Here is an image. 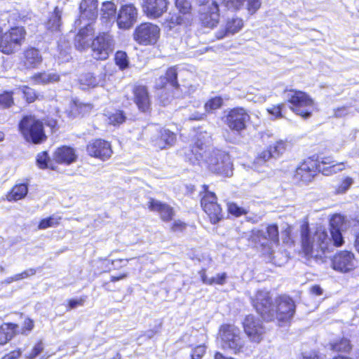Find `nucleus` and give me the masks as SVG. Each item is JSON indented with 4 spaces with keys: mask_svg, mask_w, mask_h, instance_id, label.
<instances>
[{
    "mask_svg": "<svg viewBox=\"0 0 359 359\" xmlns=\"http://www.w3.org/2000/svg\"><path fill=\"white\" fill-rule=\"evenodd\" d=\"M252 303L257 312L267 321L277 318L280 322L290 320L295 311L294 301L288 296L282 295L276 299L275 304L270 292L259 290Z\"/></svg>",
    "mask_w": 359,
    "mask_h": 359,
    "instance_id": "f257e3e1",
    "label": "nucleus"
},
{
    "mask_svg": "<svg viewBox=\"0 0 359 359\" xmlns=\"http://www.w3.org/2000/svg\"><path fill=\"white\" fill-rule=\"evenodd\" d=\"M341 230L330 229L331 238L327 231L321 227L312 233L308 223H304L301 226L302 247L304 252L307 256L318 257L320 252L325 253L331 246L332 241L336 247L341 246L344 243Z\"/></svg>",
    "mask_w": 359,
    "mask_h": 359,
    "instance_id": "f03ea898",
    "label": "nucleus"
},
{
    "mask_svg": "<svg viewBox=\"0 0 359 359\" xmlns=\"http://www.w3.org/2000/svg\"><path fill=\"white\" fill-rule=\"evenodd\" d=\"M201 6L200 20L207 27L212 28L219 22V4L224 6L229 10H236L241 3L246 2L247 8L250 14H254L261 6V0H197Z\"/></svg>",
    "mask_w": 359,
    "mask_h": 359,
    "instance_id": "7ed1b4c3",
    "label": "nucleus"
},
{
    "mask_svg": "<svg viewBox=\"0 0 359 359\" xmlns=\"http://www.w3.org/2000/svg\"><path fill=\"white\" fill-rule=\"evenodd\" d=\"M210 140L211 137L207 132L198 133L194 144L184 149L185 160L192 165H205L211 171V164H217L219 160V155L216 154V152H220V150L206 149Z\"/></svg>",
    "mask_w": 359,
    "mask_h": 359,
    "instance_id": "20e7f679",
    "label": "nucleus"
},
{
    "mask_svg": "<svg viewBox=\"0 0 359 359\" xmlns=\"http://www.w3.org/2000/svg\"><path fill=\"white\" fill-rule=\"evenodd\" d=\"M219 334L223 349L231 351L235 354L243 353L249 355L252 352L253 347L245 341L239 328L235 325L229 324L222 325Z\"/></svg>",
    "mask_w": 359,
    "mask_h": 359,
    "instance_id": "39448f33",
    "label": "nucleus"
},
{
    "mask_svg": "<svg viewBox=\"0 0 359 359\" xmlns=\"http://www.w3.org/2000/svg\"><path fill=\"white\" fill-rule=\"evenodd\" d=\"M175 6L178 11L170 13L163 25L168 31L178 33L191 22V4L188 0H175Z\"/></svg>",
    "mask_w": 359,
    "mask_h": 359,
    "instance_id": "423d86ee",
    "label": "nucleus"
},
{
    "mask_svg": "<svg viewBox=\"0 0 359 359\" xmlns=\"http://www.w3.org/2000/svg\"><path fill=\"white\" fill-rule=\"evenodd\" d=\"M287 101L292 105L291 109L304 118H308L315 108L314 101L306 93L289 90L285 91Z\"/></svg>",
    "mask_w": 359,
    "mask_h": 359,
    "instance_id": "0eeeda50",
    "label": "nucleus"
},
{
    "mask_svg": "<svg viewBox=\"0 0 359 359\" xmlns=\"http://www.w3.org/2000/svg\"><path fill=\"white\" fill-rule=\"evenodd\" d=\"M19 129L27 142L39 144L46 139L43 123L35 116H24L19 123Z\"/></svg>",
    "mask_w": 359,
    "mask_h": 359,
    "instance_id": "6e6552de",
    "label": "nucleus"
},
{
    "mask_svg": "<svg viewBox=\"0 0 359 359\" xmlns=\"http://www.w3.org/2000/svg\"><path fill=\"white\" fill-rule=\"evenodd\" d=\"M250 241L255 243L256 247L266 248L267 252H270L273 245L278 244L279 241L278 226L276 224L269 225L266 231L252 230Z\"/></svg>",
    "mask_w": 359,
    "mask_h": 359,
    "instance_id": "1a4fd4ad",
    "label": "nucleus"
},
{
    "mask_svg": "<svg viewBox=\"0 0 359 359\" xmlns=\"http://www.w3.org/2000/svg\"><path fill=\"white\" fill-rule=\"evenodd\" d=\"M92 55L96 60L108 58L114 48V40L108 32L100 33L91 42Z\"/></svg>",
    "mask_w": 359,
    "mask_h": 359,
    "instance_id": "9d476101",
    "label": "nucleus"
},
{
    "mask_svg": "<svg viewBox=\"0 0 359 359\" xmlns=\"http://www.w3.org/2000/svg\"><path fill=\"white\" fill-rule=\"evenodd\" d=\"M159 36V27L150 22L142 23L135 28L133 34L135 41L145 46L156 43Z\"/></svg>",
    "mask_w": 359,
    "mask_h": 359,
    "instance_id": "9b49d317",
    "label": "nucleus"
},
{
    "mask_svg": "<svg viewBox=\"0 0 359 359\" xmlns=\"http://www.w3.org/2000/svg\"><path fill=\"white\" fill-rule=\"evenodd\" d=\"M208 187L203 186L205 195L201 201L203 210L208 215L211 223L216 224L223 218L222 208L217 203V196L207 190Z\"/></svg>",
    "mask_w": 359,
    "mask_h": 359,
    "instance_id": "f8f14e48",
    "label": "nucleus"
},
{
    "mask_svg": "<svg viewBox=\"0 0 359 359\" xmlns=\"http://www.w3.org/2000/svg\"><path fill=\"white\" fill-rule=\"evenodd\" d=\"M356 266L354 254L348 250L337 252L331 259L332 268L339 273H346L353 271Z\"/></svg>",
    "mask_w": 359,
    "mask_h": 359,
    "instance_id": "ddd939ff",
    "label": "nucleus"
},
{
    "mask_svg": "<svg viewBox=\"0 0 359 359\" xmlns=\"http://www.w3.org/2000/svg\"><path fill=\"white\" fill-rule=\"evenodd\" d=\"M250 118V115L244 108L236 107L228 112L224 123L231 130L240 133L246 128Z\"/></svg>",
    "mask_w": 359,
    "mask_h": 359,
    "instance_id": "4468645a",
    "label": "nucleus"
},
{
    "mask_svg": "<svg viewBox=\"0 0 359 359\" xmlns=\"http://www.w3.org/2000/svg\"><path fill=\"white\" fill-rule=\"evenodd\" d=\"M137 9L133 4H126L121 7L116 18L119 29H128L136 22Z\"/></svg>",
    "mask_w": 359,
    "mask_h": 359,
    "instance_id": "2eb2a0df",
    "label": "nucleus"
},
{
    "mask_svg": "<svg viewBox=\"0 0 359 359\" xmlns=\"http://www.w3.org/2000/svg\"><path fill=\"white\" fill-rule=\"evenodd\" d=\"M314 161L317 163V170L325 176L334 175L346 168L345 163H336L332 156H318Z\"/></svg>",
    "mask_w": 359,
    "mask_h": 359,
    "instance_id": "dca6fc26",
    "label": "nucleus"
},
{
    "mask_svg": "<svg viewBox=\"0 0 359 359\" xmlns=\"http://www.w3.org/2000/svg\"><path fill=\"white\" fill-rule=\"evenodd\" d=\"M243 325L245 334L252 341L259 343L262 340L264 329L258 318L253 315H248L245 317Z\"/></svg>",
    "mask_w": 359,
    "mask_h": 359,
    "instance_id": "f3484780",
    "label": "nucleus"
},
{
    "mask_svg": "<svg viewBox=\"0 0 359 359\" xmlns=\"http://www.w3.org/2000/svg\"><path fill=\"white\" fill-rule=\"evenodd\" d=\"M317 163L313 159H308L302 163L296 169L294 177L297 182H310L316 175Z\"/></svg>",
    "mask_w": 359,
    "mask_h": 359,
    "instance_id": "a211bd4d",
    "label": "nucleus"
},
{
    "mask_svg": "<svg viewBox=\"0 0 359 359\" xmlns=\"http://www.w3.org/2000/svg\"><path fill=\"white\" fill-rule=\"evenodd\" d=\"M87 151L91 156L103 161L108 159L112 154L110 144L102 140H96L90 142L87 146Z\"/></svg>",
    "mask_w": 359,
    "mask_h": 359,
    "instance_id": "6ab92c4d",
    "label": "nucleus"
},
{
    "mask_svg": "<svg viewBox=\"0 0 359 359\" xmlns=\"http://www.w3.org/2000/svg\"><path fill=\"white\" fill-rule=\"evenodd\" d=\"M168 0H144L143 9L150 18H158L168 10Z\"/></svg>",
    "mask_w": 359,
    "mask_h": 359,
    "instance_id": "aec40b11",
    "label": "nucleus"
},
{
    "mask_svg": "<svg viewBox=\"0 0 359 359\" xmlns=\"http://www.w3.org/2000/svg\"><path fill=\"white\" fill-rule=\"evenodd\" d=\"M219 155L217 164H211V172L224 177L231 176L233 174V165L229 155L224 151L216 152Z\"/></svg>",
    "mask_w": 359,
    "mask_h": 359,
    "instance_id": "412c9836",
    "label": "nucleus"
},
{
    "mask_svg": "<svg viewBox=\"0 0 359 359\" xmlns=\"http://www.w3.org/2000/svg\"><path fill=\"white\" fill-rule=\"evenodd\" d=\"M133 100L138 109L142 112H147L151 107V97L148 89L144 86H136L133 90Z\"/></svg>",
    "mask_w": 359,
    "mask_h": 359,
    "instance_id": "4be33fe9",
    "label": "nucleus"
},
{
    "mask_svg": "<svg viewBox=\"0 0 359 359\" xmlns=\"http://www.w3.org/2000/svg\"><path fill=\"white\" fill-rule=\"evenodd\" d=\"M97 0H82L80 4V18L75 23L81 25L83 20L93 21L97 16Z\"/></svg>",
    "mask_w": 359,
    "mask_h": 359,
    "instance_id": "5701e85b",
    "label": "nucleus"
},
{
    "mask_svg": "<svg viewBox=\"0 0 359 359\" xmlns=\"http://www.w3.org/2000/svg\"><path fill=\"white\" fill-rule=\"evenodd\" d=\"M95 29L91 22L85 24L75 36V46L79 50H85L90 46Z\"/></svg>",
    "mask_w": 359,
    "mask_h": 359,
    "instance_id": "b1692460",
    "label": "nucleus"
},
{
    "mask_svg": "<svg viewBox=\"0 0 359 359\" xmlns=\"http://www.w3.org/2000/svg\"><path fill=\"white\" fill-rule=\"evenodd\" d=\"M176 140L175 134L168 129H161L151 137V143L154 147L159 149L172 146Z\"/></svg>",
    "mask_w": 359,
    "mask_h": 359,
    "instance_id": "393cba45",
    "label": "nucleus"
},
{
    "mask_svg": "<svg viewBox=\"0 0 359 359\" xmlns=\"http://www.w3.org/2000/svg\"><path fill=\"white\" fill-rule=\"evenodd\" d=\"M148 207L150 210L158 212L162 220L165 222L171 220L175 215L172 208L158 200L151 198Z\"/></svg>",
    "mask_w": 359,
    "mask_h": 359,
    "instance_id": "a878e982",
    "label": "nucleus"
},
{
    "mask_svg": "<svg viewBox=\"0 0 359 359\" xmlns=\"http://www.w3.org/2000/svg\"><path fill=\"white\" fill-rule=\"evenodd\" d=\"M54 160L59 163L69 165L76 160V155L74 149L69 147L58 148L54 153Z\"/></svg>",
    "mask_w": 359,
    "mask_h": 359,
    "instance_id": "bb28decb",
    "label": "nucleus"
},
{
    "mask_svg": "<svg viewBox=\"0 0 359 359\" xmlns=\"http://www.w3.org/2000/svg\"><path fill=\"white\" fill-rule=\"evenodd\" d=\"M243 26L242 19L234 18L228 19L226 26L224 29H221L216 34L217 39H221L228 36L229 34H233L239 32Z\"/></svg>",
    "mask_w": 359,
    "mask_h": 359,
    "instance_id": "cd10ccee",
    "label": "nucleus"
},
{
    "mask_svg": "<svg viewBox=\"0 0 359 359\" xmlns=\"http://www.w3.org/2000/svg\"><path fill=\"white\" fill-rule=\"evenodd\" d=\"M105 74H101L98 76H93L91 73L82 74L79 78L81 88L85 90L88 88H94L104 84Z\"/></svg>",
    "mask_w": 359,
    "mask_h": 359,
    "instance_id": "c85d7f7f",
    "label": "nucleus"
},
{
    "mask_svg": "<svg viewBox=\"0 0 359 359\" xmlns=\"http://www.w3.org/2000/svg\"><path fill=\"white\" fill-rule=\"evenodd\" d=\"M177 74L174 67L169 68L164 76H161L156 81L157 88H163L167 83L172 87L178 86L177 80Z\"/></svg>",
    "mask_w": 359,
    "mask_h": 359,
    "instance_id": "c756f323",
    "label": "nucleus"
},
{
    "mask_svg": "<svg viewBox=\"0 0 359 359\" xmlns=\"http://www.w3.org/2000/svg\"><path fill=\"white\" fill-rule=\"evenodd\" d=\"M17 327L14 323H5L0 327V345L6 344L13 338Z\"/></svg>",
    "mask_w": 359,
    "mask_h": 359,
    "instance_id": "7c9ffc66",
    "label": "nucleus"
},
{
    "mask_svg": "<svg viewBox=\"0 0 359 359\" xmlns=\"http://www.w3.org/2000/svg\"><path fill=\"white\" fill-rule=\"evenodd\" d=\"M46 26L47 29L52 32L60 30L62 26L61 11L58 7L55 8L54 12L49 17Z\"/></svg>",
    "mask_w": 359,
    "mask_h": 359,
    "instance_id": "2f4dec72",
    "label": "nucleus"
},
{
    "mask_svg": "<svg viewBox=\"0 0 359 359\" xmlns=\"http://www.w3.org/2000/svg\"><path fill=\"white\" fill-rule=\"evenodd\" d=\"M25 64L29 68L34 67L41 62L39 51L33 48H29L25 52Z\"/></svg>",
    "mask_w": 359,
    "mask_h": 359,
    "instance_id": "473e14b6",
    "label": "nucleus"
},
{
    "mask_svg": "<svg viewBox=\"0 0 359 359\" xmlns=\"http://www.w3.org/2000/svg\"><path fill=\"white\" fill-rule=\"evenodd\" d=\"M32 79L36 84H49L60 80V76L56 73L41 72L33 76Z\"/></svg>",
    "mask_w": 359,
    "mask_h": 359,
    "instance_id": "72a5a7b5",
    "label": "nucleus"
},
{
    "mask_svg": "<svg viewBox=\"0 0 359 359\" xmlns=\"http://www.w3.org/2000/svg\"><path fill=\"white\" fill-rule=\"evenodd\" d=\"M116 7L111 1L102 4L101 8V18L105 22L114 21L116 19Z\"/></svg>",
    "mask_w": 359,
    "mask_h": 359,
    "instance_id": "f704fd0d",
    "label": "nucleus"
},
{
    "mask_svg": "<svg viewBox=\"0 0 359 359\" xmlns=\"http://www.w3.org/2000/svg\"><path fill=\"white\" fill-rule=\"evenodd\" d=\"M28 193V187L25 184L15 185L7 195L9 201L24 198Z\"/></svg>",
    "mask_w": 359,
    "mask_h": 359,
    "instance_id": "c9c22d12",
    "label": "nucleus"
},
{
    "mask_svg": "<svg viewBox=\"0 0 359 359\" xmlns=\"http://www.w3.org/2000/svg\"><path fill=\"white\" fill-rule=\"evenodd\" d=\"M330 348L334 351L346 353L351 349V345L348 339L342 338L331 341Z\"/></svg>",
    "mask_w": 359,
    "mask_h": 359,
    "instance_id": "e433bc0d",
    "label": "nucleus"
},
{
    "mask_svg": "<svg viewBox=\"0 0 359 359\" xmlns=\"http://www.w3.org/2000/svg\"><path fill=\"white\" fill-rule=\"evenodd\" d=\"M104 116L107 117L108 123L113 126L119 125L126 120L125 115L123 111L120 110L112 109L111 111H107Z\"/></svg>",
    "mask_w": 359,
    "mask_h": 359,
    "instance_id": "4c0bfd02",
    "label": "nucleus"
},
{
    "mask_svg": "<svg viewBox=\"0 0 359 359\" xmlns=\"http://www.w3.org/2000/svg\"><path fill=\"white\" fill-rule=\"evenodd\" d=\"M71 107L73 113L84 115L91 110L92 105L90 104H84L78 100H75L73 102Z\"/></svg>",
    "mask_w": 359,
    "mask_h": 359,
    "instance_id": "58836bf2",
    "label": "nucleus"
},
{
    "mask_svg": "<svg viewBox=\"0 0 359 359\" xmlns=\"http://www.w3.org/2000/svg\"><path fill=\"white\" fill-rule=\"evenodd\" d=\"M223 104V100L220 97H215L209 100L205 104L206 112L210 113L219 109Z\"/></svg>",
    "mask_w": 359,
    "mask_h": 359,
    "instance_id": "ea45409f",
    "label": "nucleus"
},
{
    "mask_svg": "<svg viewBox=\"0 0 359 359\" xmlns=\"http://www.w3.org/2000/svg\"><path fill=\"white\" fill-rule=\"evenodd\" d=\"M287 142L283 140H279L273 144L270 145L269 148L273 153V156L274 158L278 157L281 154H283L286 150Z\"/></svg>",
    "mask_w": 359,
    "mask_h": 359,
    "instance_id": "a19ab883",
    "label": "nucleus"
},
{
    "mask_svg": "<svg viewBox=\"0 0 359 359\" xmlns=\"http://www.w3.org/2000/svg\"><path fill=\"white\" fill-rule=\"evenodd\" d=\"M60 220V217L52 215L48 218L43 219L40 222L38 227L39 229H46L49 227H53L59 224Z\"/></svg>",
    "mask_w": 359,
    "mask_h": 359,
    "instance_id": "79ce46f5",
    "label": "nucleus"
},
{
    "mask_svg": "<svg viewBox=\"0 0 359 359\" xmlns=\"http://www.w3.org/2000/svg\"><path fill=\"white\" fill-rule=\"evenodd\" d=\"M115 62L116 65L121 69H124L128 67L129 61L127 54L121 50L117 51L115 54Z\"/></svg>",
    "mask_w": 359,
    "mask_h": 359,
    "instance_id": "37998d69",
    "label": "nucleus"
},
{
    "mask_svg": "<svg viewBox=\"0 0 359 359\" xmlns=\"http://www.w3.org/2000/svg\"><path fill=\"white\" fill-rule=\"evenodd\" d=\"M35 273H36V270L34 269H29L20 273L15 274L13 277L8 278L5 281L6 283H11L12 282L20 280L26 278L29 276H33Z\"/></svg>",
    "mask_w": 359,
    "mask_h": 359,
    "instance_id": "c03bdc74",
    "label": "nucleus"
},
{
    "mask_svg": "<svg viewBox=\"0 0 359 359\" xmlns=\"http://www.w3.org/2000/svg\"><path fill=\"white\" fill-rule=\"evenodd\" d=\"M58 50L60 51L58 58L60 62H63L69 60L70 46L68 43H65L64 46L60 43L58 44Z\"/></svg>",
    "mask_w": 359,
    "mask_h": 359,
    "instance_id": "a18cd8bd",
    "label": "nucleus"
},
{
    "mask_svg": "<svg viewBox=\"0 0 359 359\" xmlns=\"http://www.w3.org/2000/svg\"><path fill=\"white\" fill-rule=\"evenodd\" d=\"M284 107L285 104L272 105L271 107L267 108V111L274 118H280L283 117V111Z\"/></svg>",
    "mask_w": 359,
    "mask_h": 359,
    "instance_id": "49530a36",
    "label": "nucleus"
},
{
    "mask_svg": "<svg viewBox=\"0 0 359 359\" xmlns=\"http://www.w3.org/2000/svg\"><path fill=\"white\" fill-rule=\"evenodd\" d=\"M228 210L230 214L236 217H240L248 213V210L246 209L238 206L234 203H228Z\"/></svg>",
    "mask_w": 359,
    "mask_h": 359,
    "instance_id": "de8ad7c7",
    "label": "nucleus"
},
{
    "mask_svg": "<svg viewBox=\"0 0 359 359\" xmlns=\"http://www.w3.org/2000/svg\"><path fill=\"white\" fill-rule=\"evenodd\" d=\"M36 163L38 166L41 169L49 168L50 161L48 153L46 151L39 153L36 157Z\"/></svg>",
    "mask_w": 359,
    "mask_h": 359,
    "instance_id": "09e8293b",
    "label": "nucleus"
},
{
    "mask_svg": "<svg viewBox=\"0 0 359 359\" xmlns=\"http://www.w3.org/2000/svg\"><path fill=\"white\" fill-rule=\"evenodd\" d=\"M353 184V179L350 177H346L344 178L340 183V184L337 188V192L338 194H344L346 191L348 190V189L351 187V186Z\"/></svg>",
    "mask_w": 359,
    "mask_h": 359,
    "instance_id": "8fccbe9b",
    "label": "nucleus"
},
{
    "mask_svg": "<svg viewBox=\"0 0 359 359\" xmlns=\"http://www.w3.org/2000/svg\"><path fill=\"white\" fill-rule=\"evenodd\" d=\"M344 225V217L341 215H333L330 221V229L341 230Z\"/></svg>",
    "mask_w": 359,
    "mask_h": 359,
    "instance_id": "3c124183",
    "label": "nucleus"
},
{
    "mask_svg": "<svg viewBox=\"0 0 359 359\" xmlns=\"http://www.w3.org/2000/svg\"><path fill=\"white\" fill-rule=\"evenodd\" d=\"M19 90L22 91L24 97L28 102H32L35 100L36 95L35 91L32 88L24 86Z\"/></svg>",
    "mask_w": 359,
    "mask_h": 359,
    "instance_id": "603ef678",
    "label": "nucleus"
},
{
    "mask_svg": "<svg viewBox=\"0 0 359 359\" xmlns=\"http://www.w3.org/2000/svg\"><path fill=\"white\" fill-rule=\"evenodd\" d=\"M13 102L12 93L11 92H6L0 95V105L3 107H8Z\"/></svg>",
    "mask_w": 359,
    "mask_h": 359,
    "instance_id": "864d4df0",
    "label": "nucleus"
},
{
    "mask_svg": "<svg viewBox=\"0 0 359 359\" xmlns=\"http://www.w3.org/2000/svg\"><path fill=\"white\" fill-rule=\"evenodd\" d=\"M273 153H271V151L270 148H269L266 150H264L262 151L257 156L256 159L257 163H262L266 162L269 159H270L273 156Z\"/></svg>",
    "mask_w": 359,
    "mask_h": 359,
    "instance_id": "5fc2aeb1",
    "label": "nucleus"
},
{
    "mask_svg": "<svg viewBox=\"0 0 359 359\" xmlns=\"http://www.w3.org/2000/svg\"><path fill=\"white\" fill-rule=\"evenodd\" d=\"M205 353V347L200 345L194 348L191 353V359H201Z\"/></svg>",
    "mask_w": 359,
    "mask_h": 359,
    "instance_id": "6e6d98bb",
    "label": "nucleus"
},
{
    "mask_svg": "<svg viewBox=\"0 0 359 359\" xmlns=\"http://www.w3.org/2000/svg\"><path fill=\"white\" fill-rule=\"evenodd\" d=\"M43 349V344L41 341L37 343L33 348L32 352L27 356L29 359H33L39 355Z\"/></svg>",
    "mask_w": 359,
    "mask_h": 359,
    "instance_id": "4d7b16f0",
    "label": "nucleus"
},
{
    "mask_svg": "<svg viewBox=\"0 0 359 359\" xmlns=\"http://www.w3.org/2000/svg\"><path fill=\"white\" fill-rule=\"evenodd\" d=\"M226 279V273H222L217 274L215 277L211 278L212 285H223L225 283Z\"/></svg>",
    "mask_w": 359,
    "mask_h": 359,
    "instance_id": "13d9d810",
    "label": "nucleus"
},
{
    "mask_svg": "<svg viewBox=\"0 0 359 359\" xmlns=\"http://www.w3.org/2000/svg\"><path fill=\"white\" fill-rule=\"evenodd\" d=\"M34 327V322L30 318H27L24 321L23 327L22 328V333L27 334V332H29Z\"/></svg>",
    "mask_w": 359,
    "mask_h": 359,
    "instance_id": "bf43d9fd",
    "label": "nucleus"
},
{
    "mask_svg": "<svg viewBox=\"0 0 359 359\" xmlns=\"http://www.w3.org/2000/svg\"><path fill=\"white\" fill-rule=\"evenodd\" d=\"M186 228V224L181 220H175L172 223L171 229L172 231H182Z\"/></svg>",
    "mask_w": 359,
    "mask_h": 359,
    "instance_id": "052dcab7",
    "label": "nucleus"
},
{
    "mask_svg": "<svg viewBox=\"0 0 359 359\" xmlns=\"http://www.w3.org/2000/svg\"><path fill=\"white\" fill-rule=\"evenodd\" d=\"M161 325L159 324L157 326H155L153 329L149 330L145 332L144 336L148 338L151 339L152 338L155 334L158 333L161 330Z\"/></svg>",
    "mask_w": 359,
    "mask_h": 359,
    "instance_id": "680f3d73",
    "label": "nucleus"
},
{
    "mask_svg": "<svg viewBox=\"0 0 359 359\" xmlns=\"http://www.w3.org/2000/svg\"><path fill=\"white\" fill-rule=\"evenodd\" d=\"M85 302V298H80L79 299H70L69 301V308L75 309L77 306H83Z\"/></svg>",
    "mask_w": 359,
    "mask_h": 359,
    "instance_id": "e2e57ef3",
    "label": "nucleus"
},
{
    "mask_svg": "<svg viewBox=\"0 0 359 359\" xmlns=\"http://www.w3.org/2000/svg\"><path fill=\"white\" fill-rule=\"evenodd\" d=\"M348 112V109L345 107H342L334 110V116L335 117L340 118L346 116Z\"/></svg>",
    "mask_w": 359,
    "mask_h": 359,
    "instance_id": "0e129e2a",
    "label": "nucleus"
},
{
    "mask_svg": "<svg viewBox=\"0 0 359 359\" xmlns=\"http://www.w3.org/2000/svg\"><path fill=\"white\" fill-rule=\"evenodd\" d=\"M21 355L20 350L13 351L4 355L1 359H18Z\"/></svg>",
    "mask_w": 359,
    "mask_h": 359,
    "instance_id": "69168bd1",
    "label": "nucleus"
},
{
    "mask_svg": "<svg viewBox=\"0 0 359 359\" xmlns=\"http://www.w3.org/2000/svg\"><path fill=\"white\" fill-rule=\"evenodd\" d=\"M200 276L201 278V280L203 283L208 284V285H212L211 282V278H208L206 275L204 271H200Z\"/></svg>",
    "mask_w": 359,
    "mask_h": 359,
    "instance_id": "338daca9",
    "label": "nucleus"
},
{
    "mask_svg": "<svg viewBox=\"0 0 359 359\" xmlns=\"http://www.w3.org/2000/svg\"><path fill=\"white\" fill-rule=\"evenodd\" d=\"M311 292L313 294H314L317 296H319V295L322 294L323 290L319 285H314L311 288Z\"/></svg>",
    "mask_w": 359,
    "mask_h": 359,
    "instance_id": "774afa93",
    "label": "nucleus"
}]
</instances>
